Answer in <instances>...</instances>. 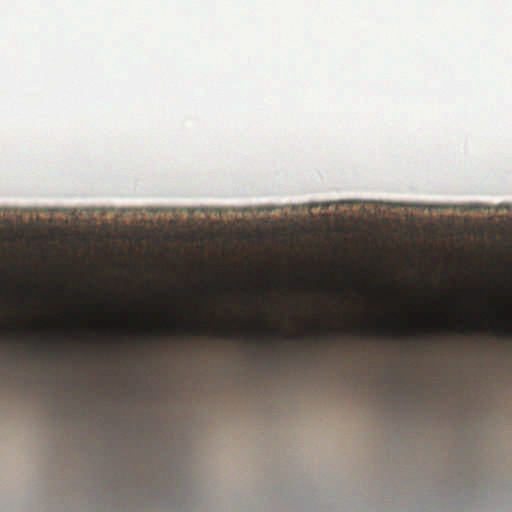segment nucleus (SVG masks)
Masks as SVG:
<instances>
[{
  "instance_id": "nucleus-1",
  "label": "nucleus",
  "mask_w": 512,
  "mask_h": 512,
  "mask_svg": "<svg viewBox=\"0 0 512 512\" xmlns=\"http://www.w3.org/2000/svg\"><path fill=\"white\" fill-rule=\"evenodd\" d=\"M370 331H372V333L378 337H383L384 333H386V330L382 326H377L372 329H369L365 326L356 328V332L360 333L361 337H367Z\"/></svg>"
},
{
  "instance_id": "nucleus-2",
  "label": "nucleus",
  "mask_w": 512,
  "mask_h": 512,
  "mask_svg": "<svg viewBox=\"0 0 512 512\" xmlns=\"http://www.w3.org/2000/svg\"><path fill=\"white\" fill-rule=\"evenodd\" d=\"M493 331H494V334H496V335H499V333L501 331H504V333H505V335H507V337H512V326H510V325H506V326H504V328H502L499 325H494Z\"/></svg>"
},
{
  "instance_id": "nucleus-3",
  "label": "nucleus",
  "mask_w": 512,
  "mask_h": 512,
  "mask_svg": "<svg viewBox=\"0 0 512 512\" xmlns=\"http://www.w3.org/2000/svg\"><path fill=\"white\" fill-rule=\"evenodd\" d=\"M217 336L222 337L223 339L233 340L235 339V333L232 330H229L227 328H223L219 330V333H217Z\"/></svg>"
},
{
  "instance_id": "nucleus-4",
  "label": "nucleus",
  "mask_w": 512,
  "mask_h": 512,
  "mask_svg": "<svg viewBox=\"0 0 512 512\" xmlns=\"http://www.w3.org/2000/svg\"><path fill=\"white\" fill-rule=\"evenodd\" d=\"M465 330L471 331L473 333H479L481 331V326L476 323H470L465 325Z\"/></svg>"
},
{
  "instance_id": "nucleus-5",
  "label": "nucleus",
  "mask_w": 512,
  "mask_h": 512,
  "mask_svg": "<svg viewBox=\"0 0 512 512\" xmlns=\"http://www.w3.org/2000/svg\"><path fill=\"white\" fill-rule=\"evenodd\" d=\"M270 335H272L274 337H277V338H281L282 337V333L278 332L275 329H270Z\"/></svg>"
},
{
  "instance_id": "nucleus-6",
  "label": "nucleus",
  "mask_w": 512,
  "mask_h": 512,
  "mask_svg": "<svg viewBox=\"0 0 512 512\" xmlns=\"http://www.w3.org/2000/svg\"><path fill=\"white\" fill-rule=\"evenodd\" d=\"M199 331L203 332V333H206L209 331V325L205 324L203 326H201V328H199Z\"/></svg>"
},
{
  "instance_id": "nucleus-7",
  "label": "nucleus",
  "mask_w": 512,
  "mask_h": 512,
  "mask_svg": "<svg viewBox=\"0 0 512 512\" xmlns=\"http://www.w3.org/2000/svg\"><path fill=\"white\" fill-rule=\"evenodd\" d=\"M400 335L399 330H394V337H399Z\"/></svg>"
}]
</instances>
